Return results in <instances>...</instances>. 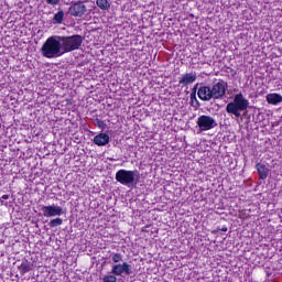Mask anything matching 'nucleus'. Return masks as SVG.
Listing matches in <instances>:
<instances>
[{"instance_id": "16", "label": "nucleus", "mask_w": 282, "mask_h": 282, "mask_svg": "<svg viewBox=\"0 0 282 282\" xmlns=\"http://www.w3.org/2000/svg\"><path fill=\"white\" fill-rule=\"evenodd\" d=\"M20 274H28L32 270V264L30 262L24 261L19 265Z\"/></svg>"}, {"instance_id": "18", "label": "nucleus", "mask_w": 282, "mask_h": 282, "mask_svg": "<svg viewBox=\"0 0 282 282\" xmlns=\"http://www.w3.org/2000/svg\"><path fill=\"white\" fill-rule=\"evenodd\" d=\"M50 228H56L58 226H63V219L62 218H54L51 219L48 223Z\"/></svg>"}, {"instance_id": "1", "label": "nucleus", "mask_w": 282, "mask_h": 282, "mask_svg": "<svg viewBox=\"0 0 282 282\" xmlns=\"http://www.w3.org/2000/svg\"><path fill=\"white\" fill-rule=\"evenodd\" d=\"M41 54L44 58H58L63 56V45L61 35L50 36L41 47Z\"/></svg>"}, {"instance_id": "14", "label": "nucleus", "mask_w": 282, "mask_h": 282, "mask_svg": "<svg viewBox=\"0 0 282 282\" xmlns=\"http://www.w3.org/2000/svg\"><path fill=\"white\" fill-rule=\"evenodd\" d=\"M64 19H65V12L63 10H59L57 13L54 14L52 21L54 25H61Z\"/></svg>"}, {"instance_id": "3", "label": "nucleus", "mask_w": 282, "mask_h": 282, "mask_svg": "<svg viewBox=\"0 0 282 282\" xmlns=\"http://www.w3.org/2000/svg\"><path fill=\"white\" fill-rule=\"evenodd\" d=\"M62 43V52L64 54H69V52H76L83 46V35H62L59 36Z\"/></svg>"}, {"instance_id": "27", "label": "nucleus", "mask_w": 282, "mask_h": 282, "mask_svg": "<svg viewBox=\"0 0 282 282\" xmlns=\"http://www.w3.org/2000/svg\"><path fill=\"white\" fill-rule=\"evenodd\" d=\"M1 199H10V195L4 194V195H2Z\"/></svg>"}, {"instance_id": "10", "label": "nucleus", "mask_w": 282, "mask_h": 282, "mask_svg": "<svg viewBox=\"0 0 282 282\" xmlns=\"http://www.w3.org/2000/svg\"><path fill=\"white\" fill-rule=\"evenodd\" d=\"M195 80H197V73L195 72L186 73L178 78V86L186 87L188 85H193Z\"/></svg>"}, {"instance_id": "7", "label": "nucleus", "mask_w": 282, "mask_h": 282, "mask_svg": "<svg viewBox=\"0 0 282 282\" xmlns=\"http://www.w3.org/2000/svg\"><path fill=\"white\" fill-rule=\"evenodd\" d=\"M68 14L70 17H77L82 19V17L87 14V6H85L83 1L78 0L68 8Z\"/></svg>"}, {"instance_id": "29", "label": "nucleus", "mask_w": 282, "mask_h": 282, "mask_svg": "<svg viewBox=\"0 0 282 282\" xmlns=\"http://www.w3.org/2000/svg\"><path fill=\"white\" fill-rule=\"evenodd\" d=\"M67 105H72V100L67 99L66 100Z\"/></svg>"}, {"instance_id": "22", "label": "nucleus", "mask_w": 282, "mask_h": 282, "mask_svg": "<svg viewBox=\"0 0 282 282\" xmlns=\"http://www.w3.org/2000/svg\"><path fill=\"white\" fill-rule=\"evenodd\" d=\"M95 127H98V129H107V123H105V121H102V119H98L96 118L94 120Z\"/></svg>"}, {"instance_id": "4", "label": "nucleus", "mask_w": 282, "mask_h": 282, "mask_svg": "<svg viewBox=\"0 0 282 282\" xmlns=\"http://www.w3.org/2000/svg\"><path fill=\"white\" fill-rule=\"evenodd\" d=\"M135 177H140V172L119 170L116 173V180L119 182V184H122V186H129V184H133V182H135Z\"/></svg>"}, {"instance_id": "19", "label": "nucleus", "mask_w": 282, "mask_h": 282, "mask_svg": "<svg viewBox=\"0 0 282 282\" xmlns=\"http://www.w3.org/2000/svg\"><path fill=\"white\" fill-rule=\"evenodd\" d=\"M191 106L192 107H199V100H197V95H195V91H192L189 95Z\"/></svg>"}, {"instance_id": "20", "label": "nucleus", "mask_w": 282, "mask_h": 282, "mask_svg": "<svg viewBox=\"0 0 282 282\" xmlns=\"http://www.w3.org/2000/svg\"><path fill=\"white\" fill-rule=\"evenodd\" d=\"M238 217L242 221H246V219H250V214H248V212L246 209H240V210H238Z\"/></svg>"}, {"instance_id": "2", "label": "nucleus", "mask_w": 282, "mask_h": 282, "mask_svg": "<svg viewBox=\"0 0 282 282\" xmlns=\"http://www.w3.org/2000/svg\"><path fill=\"white\" fill-rule=\"evenodd\" d=\"M250 106V101L243 97V94L239 93L235 95L234 101L227 104L226 106V111L227 113H231L236 118L241 117L240 111H246L248 110V107Z\"/></svg>"}, {"instance_id": "25", "label": "nucleus", "mask_w": 282, "mask_h": 282, "mask_svg": "<svg viewBox=\"0 0 282 282\" xmlns=\"http://www.w3.org/2000/svg\"><path fill=\"white\" fill-rule=\"evenodd\" d=\"M46 3L48 6H58V3H61V0H46Z\"/></svg>"}, {"instance_id": "17", "label": "nucleus", "mask_w": 282, "mask_h": 282, "mask_svg": "<svg viewBox=\"0 0 282 282\" xmlns=\"http://www.w3.org/2000/svg\"><path fill=\"white\" fill-rule=\"evenodd\" d=\"M96 6L99 7L100 10H109V8H111L109 0H96Z\"/></svg>"}, {"instance_id": "24", "label": "nucleus", "mask_w": 282, "mask_h": 282, "mask_svg": "<svg viewBox=\"0 0 282 282\" xmlns=\"http://www.w3.org/2000/svg\"><path fill=\"white\" fill-rule=\"evenodd\" d=\"M123 273L127 274V276H129V274H131L133 271H131V264H128L127 262L121 263Z\"/></svg>"}, {"instance_id": "5", "label": "nucleus", "mask_w": 282, "mask_h": 282, "mask_svg": "<svg viewBox=\"0 0 282 282\" xmlns=\"http://www.w3.org/2000/svg\"><path fill=\"white\" fill-rule=\"evenodd\" d=\"M196 124L202 133L204 131H210L212 129H215V127H217V121L215 118L208 115H202L197 118Z\"/></svg>"}, {"instance_id": "21", "label": "nucleus", "mask_w": 282, "mask_h": 282, "mask_svg": "<svg viewBox=\"0 0 282 282\" xmlns=\"http://www.w3.org/2000/svg\"><path fill=\"white\" fill-rule=\"evenodd\" d=\"M102 281L104 282H118V278L113 273H111V274L104 275Z\"/></svg>"}, {"instance_id": "8", "label": "nucleus", "mask_w": 282, "mask_h": 282, "mask_svg": "<svg viewBox=\"0 0 282 282\" xmlns=\"http://www.w3.org/2000/svg\"><path fill=\"white\" fill-rule=\"evenodd\" d=\"M197 96L199 100H203V102H209V100H214L213 90L208 85H200L197 90Z\"/></svg>"}, {"instance_id": "9", "label": "nucleus", "mask_w": 282, "mask_h": 282, "mask_svg": "<svg viewBox=\"0 0 282 282\" xmlns=\"http://www.w3.org/2000/svg\"><path fill=\"white\" fill-rule=\"evenodd\" d=\"M42 213L44 217H61L65 212L61 206L48 205L42 207Z\"/></svg>"}, {"instance_id": "15", "label": "nucleus", "mask_w": 282, "mask_h": 282, "mask_svg": "<svg viewBox=\"0 0 282 282\" xmlns=\"http://www.w3.org/2000/svg\"><path fill=\"white\" fill-rule=\"evenodd\" d=\"M111 274H113L115 276H122V274H124L122 263L113 264L111 268Z\"/></svg>"}, {"instance_id": "23", "label": "nucleus", "mask_w": 282, "mask_h": 282, "mask_svg": "<svg viewBox=\"0 0 282 282\" xmlns=\"http://www.w3.org/2000/svg\"><path fill=\"white\" fill-rule=\"evenodd\" d=\"M111 260L113 261V263H120V261H122V253L112 252Z\"/></svg>"}, {"instance_id": "11", "label": "nucleus", "mask_w": 282, "mask_h": 282, "mask_svg": "<svg viewBox=\"0 0 282 282\" xmlns=\"http://www.w3.org/2000/svg\"><path fill=\"white\" fill-rule=\"evenodd\" d=\"M93 142L97 147H107V143L109 142V134L101 132L94 137Z\"/></svg>"}, {"instance_id": "13", "label": "nucleus", "mask_w": 282, "mask_h": 282, "mask_svg": "<svg viewBox=\"0 0 282 282\" xmlns=\"http://www.w3.org/2000/svg\"><path fill=\"white\" fill-rule=\"evenodd\" d=\"M256 169L258 171V175L260 180H267L268 178V173L270 170H268V166L263 163H257Z\"/></svg>"}, {"instance_id": "28", "label": "nucleus", "mask_w": 282, "mask_h": 282, "mask_svg": "<svg viewBox=\"0 0 282 282\" xmlns=\"http://www.w3.org/2000/svg\"><path fill=\"white\" fill-rule=\"evenodd\" d=\"M220 230H221L223 232H228V227H223Z\"/></svg>"}, {"instance_id": "6", "label": "nucleus", "mask_w": 282, "mask_h": 282, "mask_svg": "<svg viewBox=\"0 0 282 282\" xmlns=\"http://www.w3.org/2000/svg\"><path fill=\"white\" fill-rule=\"evenodd\" d=\"M212 96L214 100H221L226 96V89H228V83L224 79H219L218 82H214L210 86Z\"/></svg>"}, {"instance_id": "26", "label": "nucleus", "mask_w": 282, "mask_h": 282, "mask_svg": "<svg viewBox=\"0 0 282 282\" xmlns=\"http://www.w3.org/2000/svg\"><path fill=\"white\" fill-rule=\"evenodd\" d=\"M198 89H199V84H196V85L193 87V90H192V91H195V95H197Z\"/></svg>"}, {"instance_id": "12", "label": "nucleus", "mask_w": 282, "mask_h": 282, "mask_svg": "<svg viewBox=\"0 0 282 282\" xmlns=\"http://www.w3.org/2000/svg\"><path fill=\"white\" fill-rule=\"evenodd\" d=\"M265 99L269 105H280L282 102V96L276 93L268 94Z\"/></svg>"}]
</instances>
